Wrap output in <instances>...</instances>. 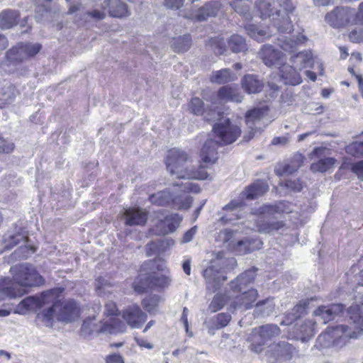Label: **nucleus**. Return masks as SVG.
I'll return each instance as SVG.
<instances>
[{
    "instance_id": "nucleus-1",
    "label": "nucleus",
    "mask_w": 363,
    "mask_h": 363,
    "mask_svg": "<svg viewBox=\"0 0 363 363\" xmlns=\"http://www.w3.org/2000/svg\"><path fill=\"white\" fill-rule=\"evenodd\" d=\"M14 282L9 278L0 279V301L6 298L21 297L26 293L25 286H33L43 283V277L35 268L27 263L16 264L10 269Z\"/></svg>"
},
{
    "instance_id": "nucleus-2",
    "label": "nucleus",
    "mask_w": 363,
    "mask_h": 363,
    "mask_svg": "<svg viewBox=\"0 0 363 363\" xmlns=\"http://www.w3.org/2000/svg\"><path fill=\"white\" fill-rule=\"evenodd\" d=\"M255 7L260 17L269 18L279 31L290 33L292 30L290 14L294 6L290 0H256Z\"/></svg>"
},
{
    "instance_id": "nucleus-3",
    "label": "nucleus",
    "mask_w": 363,
    "mask_h": 363,
    "mask_svg": "<svg viewBox=\"0 0 363 363\" xmlns=\"http://www.w3.org/2000/svg\"><path fill=\"white\" fill-rule=\"evenodd\" d=\"M165 164L167 169L177 178L203 180L208 177L204 166L199 164L197 169H195L188 154L179 148H172L168 151Z\"/></svg>"
},
{
    "instance_id": "nucleus-4",
    "label": "nucleus",
    "mask_w": 363,
    "mask_h": 363,
    "mask_svg": "<svg viewBox=\"0 0 363 363\" xmlns=\"http://www.w3.org/2000/svg\"><path fill=\"white\" fill-rule=\"evenodd\" d=\"M199 185L187 182L182 184H176L172 188H167L163 191L152 194L149 197L150 201L157 206H169L182 210L190 208L192 199L186 194V192H200Z\"/></svg>"
},
{
    "instance_id": "nucleus-5",
    "label": "nucleus",
    "mask_w": 363,
    "mask_h": 363,
    "mask_svg": "<svg viewBox=\"0 0 363 363\" xmlns=\"http://www.w3.org/2000/svg\"><path fill=\"white\" fill-rule=\"evenodd\" d=\"M357 298L361 306L356 304L348 308L350 325L329 328L336 347H342L349 340L358 337L363 332V295Z\"/></svg>"
},
{
    "instance_id": "nucleus-6",
    "label": "nucleus",
    "mask_w": 363,
    "mask_h": 363,
    "mask_svg": "<svg viewBox=\"0 0 363 363\" xmlns=\"http://www.w3.org/2000/svg\"><path fill=\"white\" fill-rule=\"evenodd\" d=\"M292 205L286 201H281L275 205H266L262 207L261 213L255 220L256 230L262 233H272L279 230L284 226L282 221L268 222L265 219L267 217L274 216L275 214L289 213L292 212Z\"/></svg>"
},
{
    "instance_id": "nucleus-7",
    "label": "nucleus",
    "mask_w": 363,
    "mask_h": 363,
    "mask_svg": "<svg viewBox=\"0 0 363 363\" xmlns=\"http://www.w3.org/2000/svg\"><path fill=\"white\" fill-rule=\"evenodd\" d=\"M235 259L223 258L222 253L213 259L211 264L203 271V277L208 290L215 292L227 279L225 267L227 264H234Z\"/></svg>"
},
{
    "instance_id": "nucleus-8",
    "label": "nucleus",
    "mask_w": 363,
    "mask_h": 363,
    "mask_svg": "<svg viewBox=\"0 0 363 363\" xmlns=\"http://www.w3.org/2000/svg\"><path fill=\"white\" fill-rule=\"evenodd\" d=\"M125 323L118 318H110L104 323H96L94 317H89L84 320L81 331L84 336L88 337L99 333L113 334L122 333L125 331Z\"/></svg>"
},
{
    "instance_id": "nucleus-9",
    "label": "nucleus",
    "mask_w": 363,
    "mask_h": 363,
    "mask_svg": "<svg viewBox=\"0 0 363 363\" xmlns=\"http://www.w3.org/2000/svg\"><path fill=\"white\" fill-rule=\"evenodd\" d=\"M61 293L60 289H53L42 293L41 303L38 308L43 309L38 313L37 320L43 325L47 327L52 325L54 318L57 313V294Z\"/></svg>"
},
{
    "instance_id": "nucleus-10",
    "label": "nucleus",
    "mask_w": 363,
    "mask_h": 363,
    "mask_svg": "<svg viewBox=\"0 0 363 363\" xmlns=\"http://www.w3.org/2000/svg\"><path fill=\"white\" fill-rule=\"evenodd\" d=\"M280 328L274 324H267L255 328L252 330L248 341L250 342V349L257 354L264 350L267 342L280 335Z\"/></svg>"
},
{
    "instance_id": "nucleus-11",
    "label": "nucleus",
    "mask_w": 363,
    "mask_h": 363,
    "mask_svg": "<svg viewBox=\"0 0 363 363\" xmlns=\"http://www.w3.org/2000/svg\"><path fill=\"white\" fill-rule=\"evenodd\" d=\"M169 277L152 272L149 274H140L133 283V287L137 293H143L148 289L162 288L169 284Z\"/></svg>"
},
{
    "instance_id": "nucleus-12",
    "label": "nucleus",
    "mask_w": 363,
    "mask_h": 363,
    "mask_svg": "<svg viewBox=\"0 0 363 363\" xmlns=\"http://www.w3.org/2000/svg\"><path fill=\"white\" fill-rule=\"evenodd\" d=\"M216 139L221 145H228L234 143L240 135L241 130L230 123L228 118H222L213 128Z\"/></svg>"
},
{
    "instance_id": "nucleus-13",
    "label": "nucleus",
    "mask_w": 363,
    "mask_h": 363,
    "mask_svg": "<svg viewBox=\"0 0 363 363\" xmlns=\"http://www.w3.org/2000/svg\"><path fill=\"white\" fill-rule=\"evenodd\" d=\"M295 353L296 348L291 344L283 341L269 345L265 356L268 363H277L290 360Z\"/></svg>"
},
{
    "instance_id": "nucleus-14",
    "label": "nucleus",
    "mask_w": 363,
    "mask_h": 363,
    "mask_svg": "<svg viewBox=\"0 0 363 363\" xmlns=\"http://www.w3.org/2000/svg\"><path fill=\"white\" fill-rule=\"evenodd\" d=\"M158 222L156 230L159 234L166 235L174 232L180 225L182 217L177 213L166 214V211L160 210L156 213Z\"/></svg>"
},
{
    "instance_id": "nucleus-15",
    "label": "nucleus",
    "mask_w": 363,
    "mask_h": 363,
    "mask_svg": "<svg viewBox=\"0 0 363 363\" xmlns=\"http://www.w3.org/2000/svg\"><path fill=\"white\" fill-rule=\"evenodd\" d=\"M354 10L344 8L336 7L333 11L326 14L325 21L333 28L343 27L348 24L354 18Z\"/></svg>"
},
{
    "instance_id": "nucleus-16",
    "label": "nucleus",
    "mask_w": 363,
    "mask_h": 363,
    "mask_svg": "<svg viewBox=\"0 0 363 363\" xmlns=\"http://www.w3.org/2000/svg\"><path fill=\"white\" fill-rule=\"evenodd\" d=\"M57 313L56 318L62 322H71L77 319L79 315V308L77 303L73 300L61 301L60 294H57Z\"/></svg>"
},
{
    "instance_id": "nucleus-17",
    "label": "nucleus",
    "mask_w": 363,
    "mask_h": 363,
    "mask_svg": "<svg viewBox=\"0 0 363 363\" xmlns=\"http://www.w3.org/2000/svg\"><path fill=\"white\" fill-rule=\"evenodd\" d=\"M220 8V4L219 1H211L198 9L195 13L185 14L184 16L186 18L194 21H203L210 17H215L217 16Z\"/></svg>"
},
{
    "instance_id": "nucleus-18",
    "label": "nucleus",
    "mask_w": 363,
    "mask_h": 363,
    "mask_svg": "<svg viewBox=\"0 0 363 363\" xmlns=\"http://www.w3.org/2000/svg\"><path fill=\"white\" fill-rule=\"evenodd\" d=\"M220 8V4L219 1H211L198 9L195 13L185 14L184 16L186 18L194 21H203L210 17H215L217 16Z\"/></svg>"
},
{
    "instance_id": "nucleus-19",
    "label": "nucleus",
    "mask_w": 363,
    "mask_h": 363,
    "mask_svg": "<svg viewBox=\"0 0 363 363\" xmlns=\"http://www.w3.org/2000/svg\"><path fill=\"white\" fill-rule=\"evenodd\" d=\"M123 318L131 328H140L146 321L147 315L136 305L128 306L123 311Z\"/></svg>"
},
{
    "instance_id": "nucleus-20",
    "label": "nucleus",
    "mask_w": 363,
    "mask_h": 363,
    "mask_svg": "<svg viewBox=\"0 0 363 363\" xmlns=\"http://www.w3.org/2000/svg\"><path fill=\"white\" fill-rule=\"evenodd\" d=\"M121 219L126 225H143L147 222V215L140 208H128L124 209Z\"/></svg>"
},
{
    "instance_id": "nucleus-21",
    "label": "nucleus",
    "mask_w": 363,
    "mask_h": 363,
    "mask_svg": "<svg viewBox=\"0 0 363 363\" xmlns=\"http://www.w3.org/2000/svg\"><path fill=\"white\" fill-rule=\"evenodd\" d=\"M263 62L268 67H279L284 60L283 53L272 45H264L259 52Z\"/></svg>"
},
{
    "instance_id": "nucleus-22",
    "label": "nucleus",
    "mask_w": 363,
    "mask_h": 363,
    "mask_svg": "<svg viewBox=\"0 0 363 363\" xmlns=\"http://www.w3.org/2000/svg\"><path fill=\"white\" fill-rule=\"evenodd\" d=\"M258 292L256 289H252L247 291H243L240 295L237 296L231 302L230 310L242 308L247 310L252 308V303L256 301Z\"/></svg>"
},
{
    "instance_id": "nucleus-23",
    "label": "nucleus",
    "mask_w": 363,
    "mask_h": 363,
    "mask_svg": "<svg viewBox=\"0 0 363 363\" xmlns=\"http://www.w3.org/2000/svg\"><path fill=\"white\" fill-rule=\"evenodd\" d=\"M343 309L344 306L340 303L330 306H320L314 311L313 315L315 317L320 318L323 323H327L341 313Z\"/></svg>"
},
{
    "instance_id": "nucleus-24",
    "label": "nucleus",
    "mask_w": 363,
    "mask_h": 363,
    "mask_svg": "<svg viewBox=\"0 0 363 363\" xmlns=\"http://www.w3.org/2000/svg\"><path fill=\"white\" fill-rule=\"evenodd\" d=\"M265 112L262 108H254L248 111L245 114V122L250 129H251L250 136L252 138L255 132L260 130L262 128L261 120L264 117Z\"/></svg>"
},
{
    "instance_id": "nucleus-25",
    "label": "nucleus",
    "mask_w": 363,
    "mask_h": 363,
    "mask_svg": "<svg viewBox=\"0 0 363 363\" xmlns=\"http://www.w3.org/2000/svg\"><path fill=\"white\" fill-rule=\"evenodd\" d=\"M255 276L256 269L255 268L245 271L230 282L231 290L235 293L242 292L248 284L253 281Z\"/></svg>"
},
{
    "instance_id": "nucleus-26",
    "label": "nucleus",
    "mask_w": 363,
    "mask_h": 363,
    "mask_svg": "<svg viewBox=\"0 0 363 363\" xmlns=\"http://www.w3.org/2000/svg\"><path fill=\"white\" fill-rule=\"evenodd\" d=\"M220 142L218 140L208 139L204 143L201 151V160L206 164H213L218 160L217 149Z\"/></svg>"
},
{
    "instance_id": "nucleus-27",
    "label": "nucleus",
    "mask_w": 363,
    "mask_h": 363,
    "mask_svg": "<svg viewBox=\"0 0 363 363\" xmlns=\"http://www.w3.org/2000/svg\"><path fill=\"white\" fill-rule=\"evenodd\" d=\"M242 205L243 202L240 200H233L227 204L223 208L227 213L220 218V221L225 224L240 218L242 216Z\"/></svg>"
},
{
    "instance_id": "nucleus-28",
    "label": "nucleus",
    "mask_w": 363,
    "mask_h": 363,
    "mask_svg": "<svg viewBox=\"0 0 363 363\" xmlns=\"http://www.w3.org/2000/svg\"><path fill=\"white\" fill-rule=\"evenodd\" d=\"M279 69L281 77L285 84L297 85L301 83L302 79L298 72L299 70L293 65L282 63Z\"/></svg>"
},
{
    "instance_id": "nucleus-29",
    "label": "nucleus",
    "mask_w": 363,
    "mask_h": 363,
    "mask_svg": "<svg viewBox=\"0 0 363 363\" xmlns=\"http://www.w3.org/2000/svg\"><path fill=\"white\" fill-rule=\"evenodd\" d=\"M242 87L247 94H256L260 92L264 86V83L256 75L246 74L241 81Z\"/></svg>"
},
{
    "instance_id": "nucleus-30",
    "label": "nucleus",
    "mask_w": 363,
    "mask_h": 363,
    "mask_svg": "<svg viewBox=\"0 0 363 363\" xmlns=\"http://www.w3.org/2000/svg\"><path fill=\"white\" fill-rule=\"evenodd\" d=\"M217 97L221 101H234L239 103L242 101L243 96L237 88L224 86L218 90Z\"/></svg>"
},
{
    "instance_id": "nucleus-31",
    "label": "nucleus",
    "mask_w": 363,
    "mask_h": 363,
    "mask_svg": "<svg viewBox=\"0 0 363 363\" xmlns=\"http://www.w3.org/2000/svg\"><path fill=\"white\" fill-rule=\"evenodd\" d=\"M41 303V296L40 297L28 296L22 300L14 308L13 313L23 315L28 311L38 308Z\"/></svg>"
},
{
    "instance_id": "nucleus-32",
    "label": "nucleus",
    "mask_w": 363,
    "mask_h": 363,
    "mask_svg": "<svg viewBox=\"0 0 363 363\" xmlns=\"http://www.w3.org/2000/svg\"><path fill=\"white\" fill-rule=\"evenodd\" d=\"M268 190L267 184L262 181H257L248 186L242 193V197L253 200L264 194Z\"/></svg>"
},
{
    "instance_id": "nucleus-33",
    "label": "nucleus",
    "mask_w": 363,
    "mask_h": 363,
    "mask_svg": "<svg viewBox=\"0 0 363 363\" xmlns=\"http://www.w3.org/2000/svg\"><path fill=\"white\" fill-rule=\"evenodd\" d=\"M293 66L299 71L303 68L312 67L313 57L311 51H303L291 57Z\"/></svg>"
},
{
    "instance_id": "nucleus-34",
    "label": "nucleus",
    "mask_w": 363,
    "mask_h": 363,
    "mask_svg": "<svg viewBox=\"0 0 363 363\" xmlns=\"http://www.w3.org/2000/svg\"><path fill=\"white\" fill-rule=\"evenodd\" d=\"M231 320V315L227 313H218L214 318L210 321L208 325V332L213 335L215 330L221 329L229 323Z\"/></svg>"
},
{
    "instance_id": "nucleus-35",
    "label": "nucleus",
    "mask_w": 363,
    "mask_h": 363,
    "mask_svg": "<svg viewBox=\"0 0 363 363\" xmlns=\"http://www.w3.org/2000/svg\"><path fill=\"white\" fill-rule=\"evenodd\" d=\"M19 14L16 11L4 10L0 13V28L9 29L17 24Z\"/></svg>"
},
{
    "instance_id": "nucleus-36",
    "label": "nucleus",
    "mask_w": 363,
    "mask_h": 363,
    "mask_svg": "<svg viewBox=\"0 0 363 363\" xmlns=\"http://www.w3.org/2000/svg\"><path fill=\"white\" fill-rule=\"evenodd\" d=\"M262 242L259 239L240 240L238 242L235 250L239 254H246L255 250H259Z\"/></svg>"
},
{
    "instance_id": "nucleus-37",
    "label": "nucleus",
    "mask_w": 363,
    "mask_h": 363,
    "mask_svg": "<svg viewBox=\"0 0 363 363\" xmlns=\"http://www.w3.org/2000/svg\"><path fill=\"white\" fill-rule=\"evenodd\" d=\"M109 13L111 16L123 18L129 16V11L125 3L120 0H108Z\"/></svg>"
},
{
    "instance_id": "nucleus-38",
    "label": "nucleus",
    "mask_w": 363,
    "mask_h": 363,
    "mask_svg": "<svg viewBox=\"0 0 363 363\" xmlns=\"http://www.w3.org/2000/svg\"><path fill=\"white\" fill-rule=\"evenodd\" d=\"M274 306L275 304L272 298H267L259 301L255 306V315L256 317L268 316L274 311Z\"/></svg>"
},
{
    "instance_id": "nucleus-39",
    "label": "nucleus",
    "mask_w": 363,
    "mask_h": 363,
    "mask_svg": "<svg viewBox=\"0 0 363 363\" xmlns=\"http://www.w3.org/2000/svg\"><path fill=\"white\" fill-rule=\"evenodd\" d=\"M236 77L231 72L229 69H222L220 70L213 72L211 76V81L216 84H225L229 82L234 81Z\"/></svg>"
},
{
    "instance_id": "nucleus-40",
    "label": "nucleus",
    "mask_w": 363,
    "mask_h": 363,
    "mask_svg": "<svg viewBox=\"0 0 363 363\" xmlns=\"http://www.w3.org/2000/svg\"><path fill=\"white\" fill-rule=\"evenodd\" d=\"M191 44V38L189 35H184L174 38L172 42V48L177 52L187 51Z\"/></svg>"
},
{
    "instance_id": "nucleus-41",
    "label": "nucleus",
    "mask_w": 363,
    "mask_h": 363,
    "mask_svg": "<svg viewBox=\"0 0 363 363\" xmlns=\"http://www.w3.org/2000/svg\"><path fill=\"white\" fill-rule=\"evenodd\" d=\"M228 47L233 52H241L247 50V43L244 38L239 35H233L228 41Z\"/></svg>"
},
{
    "instance_id": "nucleus-42",
    "label": "nucleus",
    "mask_w": 363,
    "mask_h": 363,
    "mask_svg": "<svg viewBox=\"0 0 363 363\" xmlns=\"http://www.w3.org/2000/svg\"><path fill=\"white\" fill-rule=\"evenodd\" d=\"M96 291L99 296H103L113 291V285L108 279L99 277L95 281Z\"/></svg>"
},
{
    "instance_id": "nucleus-43",
    "label": "nucleus",
    "mask_w": 363,
    "mask_h": 363,
    "mask_svg": "<svg viewBox=\"0 0 363 363\" xmlns=\"http://www.w3.org/2000/svg\"><path fill=\"white\" fill-rule=\"evenodd\" d=\"M301 162L299 160L296 163L292 162L291 164H279L274 169V172L278 176H285L293 174L300 167Z\"/></svg>"
},
{
    "instance_id": "nucleus-44",
    "label": "nucleus",
    "mask_w": 363,
    "mask_h": 363,
    "mask_svg": "<svg viewBox=\"0 0 363 363\" xmlns=\"http://www.w3.org/2000/svg\"><path fill=\"white\" fill-rule=\"evenodd\" d=\"M15 96L16 89L14 86L9 85L3 87L0 90V107L12 103Z\"/></svg>"
},
{
    "instance_id": "nucleus-45",
    "label": "nucleus",
    "mask_w": 363,
    "mask_h": 363,
    "mask_svg": "<svg viewBox=\"0 0 363 363\" xmlns=\"http://www.w3.org/2000/svg\"><path fill=\"white\" fill-rule=\"evenodd\" d=\"M229 299L230 296L228 294H218L213 297L211 303H210L209 309L212 313H215L223 308Z\"/></svg>"
},
{
    "instance_id": "nucleus-46",
    "label": "nucleus",
    "mask_w": 363,
    "mask_h": 363,
    "mask_svg": "<svg viewBox=\"0 0 363 363\" xmlns=\"http://www.w3.org/2000/svg\"><path fill=\"white\" fill-rule=\"evenodd\" d=\"M335 160L332 157H327L320 160L315 163H313L311 169L313 172H325L333 166Z\"/></svg>"
},
{
    "instance_id": "nucleus-47",
    "label": "nucleus",
    "mask_w": 363,
    "mask_h": 363,
    "mask_svg": "<svg viewBox=\"0 0 363 363\" xmlns=\"http://www.w3.org/2000/svg\"><path fill=\"white\" fill-rule=\"evenodd\" d=\"M23 51V43H19L7 52V58L11 62H21L26 60Z\"/></svg>"
},
{
    "instance_id": "nucleus-48",
    "label": "nucleus",
    "mask_w": 363,
    "mask_h": 363,
    "mask_svg": "<svg viewBox=\"0 0 363 363\" xmlns=\"http://www.w3.org/2000/svg\"><path fill=\"white\" fill-rule=\"evenodd\" d=\"M316 342L317 345L320 348H328L332 345H335V341L329 328L318 337Z\"/></svg>"
},
{
    "instance_id": "nucleus-49",
    "label": "nucleus",
    "mask_w": 363,
    "mask_h": 363,
    "mask_svg": "<svg viewBox=\"0 0 363 363\" xmlns=\"http://www.w3.org/2000/svg\"><path fill=\"white\" fill-rule=\"evenodd\" d=\"M161 298L158 295H150L143 300V308L149 313H155Z\"/></svg>"
},
{
    "instance_id": "nucleus-50",
    "label": "nucleus",
    "mask_w": 363,
    "mask_h": 363,
    "mask_svg": "<svg viewBox=\"0 0 363 363\" xmlns=\"http://www.w3.org/2000/svg\"><path fill=\"white\" fill-rule=\"evenodd\" d=\"M246 30L249 35L257 41H262L271 35L266 30L259 29L254 25H249L246 27Z\"/></svg>"
},
{
    "instance_id": "nucleus-51",
    "label": "nucleus",
    "mask_w": 363,
    "mask_h": 363,
    "mask_svg": "<svg viewBox=\"0 0 363 363\" xmlns=\"http://www.w3.org/2000/svg\"><path fill=\"white\" fill-rule=\"evenodd\" d=\"M314 326L315 323L312 320H306L300 326L299 331L303 341L314 335Z\"/></svg>"
},
{
    "instance_id": "nucleus-52",
    "label": "nucleus",
    "mask_w": 363,
    "mask_h": 363,
    "mask_svg": "<svg viewBox=\"0 0 363 363\" xmlns=\"http://www.w3.org/2000/svg\"><path fill=\"white\" fill-rule=\"evenodd\" d=\"M21 242H26V236L21 233H17L13 235H9L8 239L5 240V247L8 250L11 249Z\"/></svg>"
},
{
    "instance_id": "nucleus-53",
    "label": "nucleus",
    "mask_w": 363,
    "mask_h": 363,
    "mask_svg": "<svg viewBox=\"0 0 363 363\" xmlns=\"http://www.w3.org/2000/svg\"><path fill=\"white\" fill-rule=\"evenodd\" d=\"M189 108L195 115H202L204 113L203 103L198 97H194L191 99L189 104Z\"/></svg>"
},
{
    "instance_id": "nucleus-54",
    "label": "nucleus",
    "mask_w": 363,
    "mask_h": 363,
    "mask_svg": "<svg viewBox=\"0 0 363 363\" xmlns=\"http://www.w3.org/2000/svg\"><path fill=\"white\" fill-rule=\"evenodd\" d=\"M242 0H233L230 2V6L235 12L248 18V16H250L249 8L245 4H242Z\"/></svg>"
},
{
    "instance_id": "nucleus-55",
    "label": "nucleus",
    "mask_w": 363,
    "mask_h": 363,
    "mask_svg": "<svg viewBox=\"0 0 363 363\" xmlns=\"http://www.w3.org/2000/svg\"><path fill=\"white\" fill-rule=\"evenodd\" d=\"M23 56H26V59L34 56L36 55L40 50L41 49V45L38 43L31 44H23Z\"/></svg>"
},
{
    "instance_id": "nucleus-56",
    "label": "nucleus",
    "mask_w": 363,
    "mask_h": 363,
    "mask_svg": "<svg viewBox=\"0 0 363 363\" xmlns=\"http://www.w3.org/2000/svg\"><path fill=\"white\" fill-rule=\"evenodd\" d=\"M346 152L354 156H363V141L354 142L346 147Z\"/></svg>"
},
{
    "instance_id": "nucleus-57",
    "label": "nucleus",
    "mask_w": 363,
    "mask_h": 363,
    "mask_svg": "<svg viewBox=\"0 0 363 363\" xmlns=\"http://www.w3.org/2000/svg\"><path fill=\"white\" fill-rule=\"evenodd\" d=\"M280 185L286 187L294 191H300L302 189V184L299 179H288L281 182Z\"/></svg>"
},
{
    "instance_id": "nucleus-58",
    "label": "nucleus",
    "mask_w": 363,
    "mask_h": 363,
    "mask_svg": "<svg viewBox=\"0 0 363 363\" xmlns=\"http://www.w3.org/2000/svg\"><path fill=\"white\" fill-rule=\"evenodd\" d=\"M13 143L3 138L0 134V153H9L13 150Z\"/></svg>"
},
{
    "instance_id": "nucleus-59",
    "label": "nucleus",
    "mask_w": 363,
    "mask_h": 363,
    "mask_svg": "<svg viewBox=\"0 0 363 363\" xmlns=\"http://www.w3.org/2000/svg\"><path fill=\"white\" fill-rule=\"evenodd\" d=\"M349 38L354 43L363 41V28L354 29L349 34Z\"/></svg>"
},
{
    "instance_id": "nucleus-60",
    "label": "nucleus",
    "mask_w": 363,
    "mask_h": 363,
    "mask_svg": "<svg viewBox=\"0 0 363 363\" xmlns=\"http://www.w3.org/2000/svg\"><path fill=\"white\" fill-rule=\"evenodd\" d=\"M118 308L116 307V304L114 302L109 301L107 302L105 305V314L108 316H114L118 314ZM113 318V317H111ZM116 318V317H114Z\"/></svg>"
},
{
    "instance_id": "nucleus-61",
    "label": "nucleus",
    "mask_w": 363,
    "mask_h": 363,
    "mask_svg": "<svg viewBox=\"0 0 363 363\" xmlns=\"http://www.w3.org/2000/svg\"><path fill=\"white\" fill-rule=\"evenodd\" d=\"M184 0H164V5L170 9L177 10L184 4Z\"/></svg>"
},
{
    "instance_id": "nucleus-62",
    "label": "nucleus",
    "mask_w": 363,
    "mask_h": 363,
    "mask_svg": "<svg viewBox=\"0 0 363 363\" xmlns=\"http://www.w3.org/2000/svg\"><path fill=\"white\" fill-rule=\"evenodd\" d=\"M296 42L292 40H285L281 47L284 51L293 52L296 50Z\"/></svg>"
},
{
    "instance_id": "nucleus-63",
    "label": "nucleus",
    "mask_w": 363,
    "mask_h": 363,
    "mask_svg": "<svg viewBox=\"0 0 363 363\" xmlns=\"http://www.w3.org/2000/svg\"><path fill=\"white\" fill-rule=\"evenodd\" d=\"M197 232V227L194 226L189 230H187L183 235L182 242L187 243L192 240L194 236L196 235Z\"/></svg>"
},
{
    "instance_id": "nucleus-64",
    "label": "nucleus",
    "mask_w": 363,
    "mask_h": 363,
    "mask_svg": "<svg viewBox=\"0 0 363 363\" xmlns=\"http://www.w3.org/2000/svg\"><path fill=\"white\" fill-rule=\"evenodd\" d=\"M352 169L361 180H363V160L354 163L352 165Z\"/></svg>"
}]
</instances>
